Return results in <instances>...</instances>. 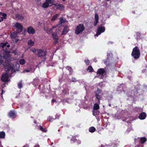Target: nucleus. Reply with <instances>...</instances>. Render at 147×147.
<instances>
[{"label":"nucleus","mask_w":147,"mask_h":147,"mask_svg":"<svg viewBox=\"0 0 147 147\" xmlns=\"http://www.w3.org/2000/svg\"><path fill=\"white\" fill-rule=\"evenodd\" d=\"M131 55L135 59H138L140 58V49L138 47L136 46L133 48Z\"/></svg>","instance_id":"obj_1"},{"label":"nucleus","mask_w":147,"mask_h":147,"mask_svg":"<svg viewBox=\"0 0 147 147\" xmlns=\"http://www.w3.org/2000/svg\"><path fill=\"white\" fill-rule=\"evenodd\" d=\"M36 55L38 57H43V60L45 61L46 58L47 51L44 49H37V54Z\"/></svg>","instance_id":"obj_2"},{"label":"nucleus","mask_w":147,"mask_h":147,"mask_svg":"<svg viewBox=\"0 0 147 147\" xmlns=\"http://www.w3.org/2000/svg\"><path fill=\"white\" fill-rule=\"evenodd\" d=\"M84 25L82 24H79L76 28L75 33L77 35L82 33L85 30Z\"/></svg>","instance_id":"obj_3"},{"label":"nucleus","mask_w":147,"mask_h":147,"mask_svg":"<svg viewBox=\"0 0 147 147\" xmlns=\"http://www.w3.org/2000/svg\"><path fill=\"white\" fill-rule=\"evenodd\" d=\"M102 90L98 88H97V90L95 93V97L96 99V101L99 104H100V98H102L101 96L100 95V94Z\"/></svg>","instance_id":"obj_4"},{"label":"nucleus","mask_w":147,"mask_h":147,"mask_svg":"<svg viewBox=\"0 0 147 147\" xmlns=\"http://www.w3.org/2000/svg\"><path fill=\"white\" fill-rule=\"evenodd\" d=\"M9 78L7 73H3L1 77V80L3 82H7L8 81Z\"/></svg>","instance_id":"obj_5"},{"label":"nucleus","mask_w":147,"mask_h":147,"mask_svg":"<svg viewBox=\"0 0 147 147\" xmlns=\"http://www.w3.org/2000/svg\"><path fill=\"white\" fill-rule=\"evenodd\" d=\"M105 30V28L104 27L101 26L98 28L97 31L95 36H98L101 33L104 32Z\"/></svg>","instance_id":"obj_6"},{"label":"nucleus","mask_w":147,"mask_h":147,"mask_svg":"<svg viewBox=\"0 0 147 147\" xmlns=\"http://www.w3.org/2000/svg\"><path fill=\"white\" fill-rule=\"evenodd\" d=\"M138 140L139 141V142L142 144H144L147 141L146 138L144 137H141V138H138L137 139H135L134 141L136 142L137 140Z\"/></svg>","instance_id":"obj_7"},{"label":"nucleus","mask_w":147,"mask_h":147,"mask_svg":"<svg viewBox=\"0 0 147 147\" xmlns=\"http://www.w3.org/2000/svg\"><path fill=\"white\" fill-rule=\"evenodd\" d=\"M27 32L29 34H34L35 32V30L32 26L28 27Z\"/></svg>","instance_id":"obj_8"},{"label":"nucleus","mask_w":147,"mask_h":147,"mask_svg":"<svg viewBox=\"0 0 147 147\" xmlns=\"http://www.w3.org/2000/svg\"><path fill=\"white\" fill-rule=\"evenodd\" d=\"M106 71L104 68H100L99 69L97 72L96 73L97 74H99L100 75H102L105 74H106Z\"/></svg>","instance_id":"obj_9"},{"label":"nucleus","mask_w":147,"mask_h":147,"mask_svg":"<svg viewBox=\"0 0 147 147\" xmlns=\"http://www.w3.org/2000/svg\"><path fill=\"white\" fill-rule=\"evenodd\" d=\"M94 19L95 20L93 22V25L94 26H96L99 20L98 16L96 13L95 14Z\"/></svg>","instance_id":"obj_10"},{"label":"nucleus","mask_w":147,"mask_h":147,"mask_svg":"<svg viewBox=\"0 0 147 147\" xmlns=\"http://www.w3.org/2000/svg\"><path fill=\"white\" fill-rule=\"evenodd\" d=\"M8 116L11 118L16 117V114L14 111H11L8 113Z\"/></svg>","instance_id":"obj_11"},{"label":"nucleus","mask_w":147,"mask_h":147,"mask_svg":"<svg viewBox=\"0 0 147 147\" xmlns=\"http://www.w3.org/2000/svg\"><path fill=\"white\" fill-rule=\"evenodd\" d=\"M13 26L16 28L19 29L21 31H22L23 29V27L21 24L18 23H16L15 24V25Z\"/></svg>","instance_id":"obj_12"},{"label":"nucleus","mask_w":147,"mask_h":147,"mask_svg":"<svg viewBox=\"0 0 147 147\" xmlns=\"http://www.w3.org/2000/svg\"><path fill=\"white\" fill-rule=\"evenodd\" d=\"M146 116V114L145 112H142L139 115V118L141 120L144 119Z\"/></svg>","instance_id":"obj_13"},{"label":"nucleus","mask_w":147,"mask_h":147,"mask_svg":"<svg viewBox=\"0 0 147 147\" xmlns=\"http://www.w3.org/2000/svg\"><path fill=\"white\" fill-rule=\"evenodd\" d=\"M9 51L6 50L3 53V57L5 59H8L9 57Z\"/></svg>","instance_id":"obj_14"},{"label":"nucleus","mask_w":147,"mask_h":147,"mask_svg":"<svg viewBox=\"0 0 147 147\" xmlns=\"http://www.w3.org/2000/svg\"><path fill=\"white\" fill-rule=\"evenodd\" d=\"M53 4L54 5V6L56 7L57 9L61 10L63 9V5L61 4Z\"/></svg>","instance_id":"obj_15"},{"label":"nucleus","mask_w":147,"mask_h":147,"mask_svg":"<svg viewBox=\"0 0 147 147\" xmlns=\"http://www.w3.org/2000/svg\"><path fill=\"white\" fill-rule=\"evenodd\" d=\"M7 16L6 13L2 12H0V17L2 19V21H3V19H6Z\"/></svg>","instance_id":"obj_16"},{"label":"nucleus","mask_w":147,"mask_h":147,"mask_svg":"<svg viewBox=\"0 0 147 147\" xmlns=\"http://www.w3.org/2000/svg\"><path fill=\"white\" fill-rule=\"evenodd\" d=\"M59 14H56L54 15L52 17L51 20L52 21H54L57 20V18L59 17Z\"/></svg>","instance_id":"obj_17"},{"label":"nucleus","mask_w":147,"mask_h":147,"mask_svg":"<svg viewBox=\"0 0 147 147\" xmlns=\"http://www.w3.org/2000/svg\"><path fill=\"white\" fill-rule=\"evenodd\" d=\"M16 17L18 19L22 20L24 19V17L22 15L17 14L16 15Z\"/></svg>","instance_id":"obj_18"},{"label":"nucleus","mask_w":147,"mask_h":147,"mask_svg":"<svg viewBox=\"0 0 147 147\" xmlns=\"http://www.w3.org/2000/svg\"><path fill=\"white\" fill-rule=\"evenodd\" d=\"M59 19L60 20V21L57 24L59 26H61L62 24L64 23V20L63 19V17Z\"/></svg>","instance_id":"obj_19"},{"label":"nucleus","mask_w":147,"mask_h":147,"mask_svg":"<svg viewBox=\"0 0 147 147\" xmlns=\"http://www.w3.org/2000/svg\"><path fill=\"white\" fill-rule=\"evenodd\" d=\"M98 103L97 102V103H95L94 104V106L93 107V109L94 110H98L99 109V106Z\"/></svg>","instance_id":"obj_20"},{"label":"nucleus","mask_w":147,"mask_h":147,"mask_svg":"<svg viewBox=\"0 0 147 147\" xmlns=\"http://www.w3.org/2000/svg\"><path fill=\"white\" fill-rule=\"evenodd\" d=\"M66 69L69 71L70 75H71L72 74L73 71L71 67L69 66H67L66 67Z\"/></svg>","instance_id":"obj_21"},{"label":"nucleus","mask_w":147,"mask_h":147,"mask_svg":"<svg viewBox=\"0 0 147 147\" xmlns=\"http://www.w3.org/2000/svg\"><path fill=\"white\" fill-rule=\"evenodd\" d=\"M7 66L8 70L11 69L12 71H13L14 70V67L13 65H11L9 64H8Z\"/></svg>","instance_id":"obj_22"},{"label":"nucleus","mask_w":147,"mask_h":147,"mask_svg":"<svg viewBox=\"0 0 147 147\" xmlns=\"http://www.w3.org/2000/svg\"><path fill=\"white\" fill-rule=\"evenodd\" d=\"M58 119V118H57V117H55V118H54L52 116H49L48 118V120L50 122H51L53 121L55 119Z\"/></svg>","instance_id":"obj_23"},{"label":"nucleus","mask_w":147,"mask_h":147,"mask_svg":"<svg viewBox=\"0 0 147 147\" xmlns=\"http://www.w3.org/2000/svg\"><path fill=\"white\" fill-rule=\"evenodd\" d=\"M39 129L42 131L46 132L47 131V129L46 128H43L41 125H39Z\"/></svg>","instance_id":"obj_24"},{"label":"nucleus","mask_w":147,"mask_h":147,"mask_svg":"<svg viewBox=\"0 0 147 147\" xmlns=\"http://www.w3.org/2000/svg\"><path fill=\"white\" fill-rule=\"evenodd\" d=\"M95 128L94 127H90L89 129V131L91 133H93L96 131Z\"/></svg>","instance_id":"obj_25"},{"label":"nucleus","mask_w":147,"mask_h":147,"mask_svg":"<svg viewBox=\"0 0 147 147\" xmlns=\"http://www.w3.org/2000/svg\"><path fill=\"white\" fill-rule=\"evenodd\" d=\"M34 44V41H33L32 40H29L28 41V45L29 46H33Z\"/></svg>","instance_id":"obj_26"},{"label":"nucleus","mask_w":147,"mask_h":147,"mask_svg":"<svg viewBox=\"0 0 147 147\" xmlns=\"http://www.w3.org/2000/svg\"><path fill=\"white\" fill-rule=\"evenodd\" d=\"M87 71L89 72H92L94 71V69L91 65L89 66L87 68Z\"/></svg>","instance_id":"obj_27"},{"label":"nucleus","mask_w":147,"mask_h":147,"mask_svg":"<svg viewBox=\"0 0 147 147\" xmlns=\"http://www.w3.org/2000/svg\"><path fill=\"white\" fill-rule=\"evenodd\" d=\"M49 4L47 2H45L43 3L42 5V7L43 8H47L49 7Z\"/></svg>","instance_id":"obj_28"},{"label":"nucleus","mask_w":147,"mask_h":147,"mask_svg":"<svg viewBox=\"0 0 147 147\" xmlns=\"http://www.w3.org/2000/svg\"><path fill=\"white\" fill-rule=\"evenodd\" d=\"M3 57L0 56V65L2 64L5 66V64L3 61Z\"/></svg>","instance_id":"obj_29"},{"label":"nucleus","mask_w":147,"mask_h":147,"mask_svg":"<svg viewBox=\"0 0 147 147\" xmlns=\"http://www.w3.org/2000/svg\"><path fill=\"white\" fill-rule=\"evenodd\" d=\"M25 60L23 59H20L19 61L20 63L22 65H23L25 63Z\"/></svg>","instance_id":"obj_30"},{"label":"nucleus","mask_w":147,"mask_h":147,"mask_svg":"<svg viewBox=\"0 0 147 147\" xmlns=\"http://www.w3.org/2000/svg\"><path fill=\"white\" fill-rule=\"evenodd\" d=\"M5 136V133L3 131L0 132V138H3Z\"/></svg>","instance_id":"obj_31"},{"label":"nucleus","mask_w":147,"mask_h":147,"mask_svg":"<svg viewBox=\"0 0 147 147\" xmlns=\"http://www.w3.org/2000/svg\"><path fill=\"white\" fill-rule=\"evenodd\" d=\"M78 81V80H76V78H75L74 77H72L71 78V80L70 81L68 82V83H69V82H76Z\"/></svg>","instance_id":"obj_32"},{"label":"nucleus","mask_w":147,"mask_h":147,"mask_svg":"<svg viewBox=\"0 0 147 147\" xmlns=\"http://www.w3.org/2000/svg\"><path fill=\"white\" fill-rule=\"evenodd\" d=\"M7 44H8L7 42H6L5 43H1V47L3 48L5 47L6 45H7Z\"/></svg>","instance_id":"obj_33"},{"label":"nucleus","mask_w":147,"mask_h":147,"mask_svg":"<svg viewBox=\"0 0 147 147\" xmlns=\"http://www.w3.org/2000/svg\"><path fill=\"white\" fill-rule=\"evenodd\" d=\"M54 0H45V1L49 4H52L54 2Z\"/></svg>","instance_id":"obj_34"},{"label":"nucleus","mask_w":147,"mask_h":147,"mask_svg":"<svg viewBox=\"0 0 147 147\" xmlns=\"http://www.w3.org/2000/svg\"><path fill=\"white\" fill-rule=\"evenodd\" d=\"M40 85H39L38 86V88L39 89V90H40V92L41 93H42L43 94H44L45 93V91L44 90H46V89L45 88H44V89L43 90H41V89L40 88ZM46 90H48L47 89H46Z\"/></svg>","instance_id":"obj_35"},{"label":"nucleus","mask_w":147,"mask_h":147,"mask_svg":"<svg viewBox=\"0 0 147 147\" xmlns=\"http://www.w3.org/2000/svg\"><path fill=\"white\" fill-rule=\"evenodd\" d=\"M18 87L20 88L21 89L23 87L22 83L21 82H20L18 84Z\"/></svg>","instance_id":"obj_36"},{"label":"nucleus","mask_w":147,"mask_h":147,"mask_svg":"<svg viewBox=\"0 0 147 147\" xmlns=\"http://www.w3.org/2000/svg\"><path fill=\"white\" fill-rule=\"evenodd\" d=\"M53 38L55 40L54 42V44L55 45H56L58 42L57 41L58 40V38H55V37H53Z\"/></svg>","instance_id":"obj_37"},{"label":"nucleus","mask_w":147,"mask_h":147,"mask_svg":"<svg viewBox=\"0 0 147 147\" xmlns=\"http://www.w3.org/2000/svg\"><path fill=\"white\" fill-rule=\"evenodd\" d=\"M84 61L86 63V65H89L90 62L88 59H85Z\"/></svg>","instance_id":"obj_38"},{"label":"nucleus","mask_w":147,"mask_h":147,"mask_svg":"<svg viewBox=\"0 0 147 147\" xmlns=\"http://www.w3.org/2000/svg\"><path fill=\"white\" fill-rule=\"evenodd\" d=\"M71 140L72 143L73 142H75L77 141V140L76 139L74 138H72L71 139Z\"/></svg>","instance_id":"obj_39"},{"label":"nucleus","mask_w":147,"mask_h":147,"mask_svg":"<svg viewBox=\"0 0 147 147\" xmlns=\"http://www.w3.org/2000/svg\"><path fill=\"white\" fill-rule=\"evenodd\" d=\"M30 72V70L28 69H25L23 71V72Z\"/></svg>","instance_id":"obj_40"},{"label":"nucleus","mask_w":147,"mask_h":147,"mask_svg":"<svg viewBox=\"0 0 147 147\" xmlns=\"http://www.w3.org/2000/svg\"><path fill=\"white\" fill-rule=\"evenodd\" d=\"M135 147H144V146L143 145L140 144L136 145Z\"/></svg>","instance_id":"obj_41"},{"label":"nucleus","mask_w":147,"mask_h":147,"mask_svg":"<svg viewBox=\"0 0 147 147\" xmlns=\"http://www.w3.org/2000/svg\"><path fill=\"white\" fill-rule=\"evenodd\" d=\"M32 51L34 53H35L36 52L37 53V49H34L32 50Z\"/></svg>","instance_id":"obj_42"},{"label":"nucleus","mask_w":147,"mask_h":147,"mask_svg":"<svg viewBox=\"0 0 147 147\" xmlns=\"http://www.w3.org/2000/svg\"><path fill=\"white\" fill-rule=\"evenodd\" d=\"M51 102L52 103H54L55 102H56V101L54 98H53L52 99Z\"/></svg>","instance_id":"obj_43"},{"label":"nucleus","mask_w":147,"mask_h":147,"mask_svg":"<svg viewBox=\"0 0 147 147\" xmlns=\"http://www.w3.org/2000/svg\"><path fill=\"white\" fill-rule=\"evenodd\" d=\"M64 34V27L63 29V30L62 32V34L63 35Z\"/></svg>","instance_id":"obj_44"},{"label":"nucleus","mask_w":147,"mask_h":147,"mask_svg":"<svg viewBox=\"0 0 147 147\" xmlns=\"http://www.w3.org/2000/svg\"><path fill=\"white\" fill-rule=\"evenodd\" d=\"M58 26H59L58 25V24H57L56 25V26H53V27H52V28H55L56 27H57Z\"/></svg>","instance_id":"obj_45"},{"label":"nucleus","mask_w":147,"mask_h":147,"mask_svg":"<svg viewBox=\"0 0 147 147\" xmlns=\"http://www.w3.org/2000/svg\"><path fill=\"white\" fill-rule=\"evenodd\" d=\"M57 36L56 35H55L54 34H52V36H53V37H55V38H57Z\"/></svg>","instance_id":"obj_46"},{"label":"nucleus","mask_w":147,"mask_h":147,"mask_svg":"<svg viewBox=\"0 0 147 147\" xmlns=\"http://www.w3.org/2000/svg\"><path fill=\"white\" fill-rule=\"evenodd\" d=\"M5 92V91L3 90H2L1 94L2 95Z\"/></svg>","instance_id":"obj_47"},{"label":"nucleus","mask_w":147,"mask_h":147,"mask_svg":"<svg viewBox=\"0 0 147 147\" xmlns=\"http://www.w3.org/2000/svg\"><path fill=\"white\" fill-rule=\"evenodd\" d=\"M6 47H7L8 48H9V47H10V45H9V44H7V45H6Z\"/></svg>","instance_id":"obj_48"},{"label":"nucleus","mask_w":147,"mask_h":147,"mask_svg":"<svg viewBox=\"0 0 147 147\" xmlns=\"http://www.w3.org/2000/svg\"><path fill=\"white\" fill-rule=\"evenodd\" d=\"M65 33L66 32V33H67V31H66V30L65 29H66V28H67V27L66 26H65Z\"/></svg>","instance_id":"obj_49"},{"label":"nucleus","mask_w":147,"mask_h":147,"mask_svg":"<svg viewBox=\"0 0 147 147\" xmlns=\"http://www.w3.org/2000/svg\"><path fill=\"white\" fill-rule=\"evenodd\" d=\"M92 112H92V114H93V115H94V116H95V114H94V111H92Z\"/></svg>","instance_id":"obj_50"},{"label":"nucleus","mask_w":147,"mask_h":147,"mask_svg":"<svg viewBox=\"0 0 147 147\" xmlns=\"http://www.w3.org/2000/svg\"><path fill=\"white\" fill-rule=\"evenodd\" d=\"M108 105H109V106L110 107L111 106V104H109Z\"/></svg>","instance_id":"obj_51"},{"label":"nucleus","mask_w":147,"mask_h":147,"mask_svg":"<svg viewBox=\"0 0 147 147\" xmlns=\"http://www.w3.org/2000/svg\"><path fill=\"white\" fill-rule=\"evenodd\" d=\"M17 65H18L19 66V67H20V65H19V64H17Z\"/></svg>","instance_id":"obj_52"},{"label":"nucleus","mask_w":147,"mask_h":147,"mask_svg":"<svg viewBox=\"0 0 147 147\" xmlns=\"http://www.w3.org/2000/svg\"><path fill=\"white\" fill-rule=\"evenodd\" d=\"M106 0L107 1H110V0Z\"/></svg>","instance_id":"obj_53"},{"label":"nucleus","mask_w":147,"mask_h":147,"mask_svg":"<svg viewBox=\"0 0 147 147\" xmlns=\"http://www.w3.org/2000/svg\"><path fill=\"white\" fill-rule=\"evenodd\" d=\"M34 123H36V121H34Z\"/></svg>","instance_id":"obj_54"},{"label":"nucleus","mask_w":147,"mask_h":147,"mask_svg":"<svg viewBox=\"0 0 147 147\" xmlns=\"http://www.w3.org/2000/svg\"><path fill=\"white\" fill-rule=\"evenodd\" d=\"M106 63H107V62H106H106H104V63H105V64H106Z\"/></svg>","instance_id":"obj_55"},{"label":"nucleus","mask_w":147,"mask_h":147,"mask_svg":"<svg viewBox=\"0 0 147 147\" xmlns=\"http://www.w3.org/2000/svg\"><path fill=\"white\" fill-rule=\"evenodd\" d=\"M63 1H64V0H63Z\"/></svg>","instance_id":"obj_56"},{"label":"nucleus","mask_w":147,"mask_h":147,"mask_svg":"<svg viewBox=\"0 0 147 147\" xmlns=\"http://www.w3.org/2000/svg\"><path fill=\"white\" fill-rule=\"evenodd\" d=\"M65 22H66V21L65 20Z\"/></svg>","instance_id":"obj_57"},{"label":"nucleus","mask_w":147,"mask_h":147,"mask_svg":"<svg viewBox=\"0 0 147 147\" xmlns=\"http://www.w3.org/2000/svg\"><path fill=\"white\" fill-rule=\"evenodd\" d=\"M59 81L60 82V80H59Z\"/></svg>","instance_id":"obj_58"}]
</instances>
